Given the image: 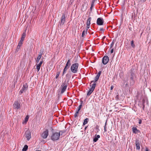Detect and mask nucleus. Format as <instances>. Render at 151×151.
Instances as JSON below:
<instances>
[{"label":"nucleus","instance_id":"f257e3e1","mask_svg":"<svg viewBox=\"0 0 151 151\" xmlns=\"http://www.w3.org/2000/svg\"><path fill=\"white\" fill-rule=\"evenodd\" d=\"M79 65L78 63L73 64L70 68L71 71L73 73H76L78 71V68Z\"/></svg>","mask_w":151,"mask_h":151},{"label":"nucleus","instance_id":"f03ea898","mask_svg":"<svg viewBox=\"0 0 151 151\" xmlns=\"http://www.w3.org/2000/svg\"><path fill=\"white\" fill-rule=\"evenodd\" d=\"M91 85H90V86H91V87L89 89L87 93L88 96H89L94 91L96 86V83L94 82V81H91Z\"/></svg>","mask_w":151,"mask_h":151},{"label":"nucleus","instance_id":"7ed1b4c3","mask_svg":"<svg viewBox=\"0 0 151 151\" xmlns=\"http://www.w3.org/2000/svg\"><path fill=\"white\" fill-rule=\"evenodd\" d=\"M60 134L58 132L53 133L51 136V139L54 141L58 140L59 138Z\"/></svg>","mask_w":151,"mask_h":151},{"label":"nucleus","instance_id":"20e7f679","mask_svg":"<svg viewBox=\"0 0 151 151\" xmlns=\"http://www.w3.org/2000/svg\"><path fill=\"white\" fill-rule=\"evenodd\" d=\"M68 82H66L65 81L62 84L61 86L62 88L61 91V93H63L65 91L67 86L68 85Z\"/></svg>","mask_w":151,"mask_h":151},{"label":"nucleus","instance_id":"39448f33","mask_svg":"<svg viewBox=\"0 0 151 151\" xmlns=\"http://www.w3.org/2000/svg\"><path fill=\"white\" fill-rule=\"evenodd\" d=\"M104 20L102 18H98L96 21V24L99 25H103L104 24Z\"/></svg>","mask_w":151,"mask_h":151},{"label":"nucleus","instance_id":"423d86ee","mask_svg":"<svg viewBox=\"0 0 151 151\" xmlns=\"http://www.w3.org/2000/svg\"><path fill=\"white\" fill-rule=\"evenodd\" d=\"M28 86L26 83L24 84L22 89L19 92L20 94H21L23 92H25L27 89Z\"/></svg>","mask_w":151,"mask_h":151},{"label":"nucleus","instance_id":"0eeeda50","mask_svg":"<svg viewBox=\"0 0 151 151\" xmlns=\"http://www.w3.org/2000/svg\"><path fill=\"white\" fill-rule=\"evenodd\" d=\"M65 21V17L64 14H63L61 17L60 21L59 22L60 26H62L64 24Z\"/></svg>","mask_w":151,"mask_h":151},{"label":"nucleus","instance_id":"6e6552de","mask_svg":"<svg viewBox=\"0 0 151 151\" xmlns=\"http://www.w3.org/2000/svg\"><path fill=\"white\" fill-rule=\"evenodd\" d=\"M48 135V131L47 129H46L41 134V137L44 139L47 138Z\"/></svg>","mask_w":151,"mask_h":151},{"label":"nucleus","instance_id":"1a4fd4ad","mask_svg":"<svg viewBox=\"0 0 151 151\" xmlns=\"http://www.w3.org/2000/svg\"><path fill=\"white\" fill-rule=\"evenodd\" d=\"M109 60V58L107 56H105L102 58V62L104 65L106 64Z\"/></svg>","mask_w":151,"mask_h":151},{"label":"nucleus","instance_id":"9d476101","mask_svg":"<svg viewBox=\"0 0 151 151\" xmlns=\"http://www.w3.org/2000/svg\"><path fill=\"white\" fill-rule=\"evenodd\" d=\"M25 135L27 140L29 141L31 138V132L28 130H27L25 132Z\"/></svg>","mask_w":151,"mask_h":151},{"label":"nucleus","instance_id":"9b49d317","mask_svg":"<svg viewBox=\"0 0 151 151\" xmlns=\"http://www.w3.org/2000/svg\"><path fill=\"white\" fill-rule=\"evenodd\" d=\"M13 106L14 109H18L20 107V105L17 101H15L13 104Z\"/></svg>","mask_w":151,"mask_h":151},{"label":"nucleus","instance_id":"f8f14e48","mask_svg":"<svg viewBox=\"0 0 151 151\" xmlns=\"http://www.w3.org/2000/svg\"><path fill=\"white\" fill-rule=\"evenodd\" d=\"M100 137V136L99 135H95L93 139V142H96L98 139Z\"/></svg>","mask_w":151,"mask_h":151},{"label":"nucleus","instance_id":"ddd939ff","mask_svg":"<svg viewBox=\"0 0 151 151\" xmlns=\"http://www.w3.org/2000/svg\"><path fill=\"white\" fill-rule=\"evenodd\" d=\"M42 63V61H41L40 63L37 65L36 69L38 71L40 69V67Z\"/></svg>","mask_w":151,"mask_h":151},{"label":"nucleus","instance_id":"4468645a","mask_svg":"<svg viewBox=\"0 0 151 151\" xmlns=\"http://www.w3.org/2000/svg\"><path fill=\"white\" fill-rule=\"evenodd\" d=\"M132 131L133 133H137L139 132V130L137 129V128L135 127L132 128Z\"/></svg>","mask_w":151,"mask_h":151},{"label":"nucleus","instance_id":"2eb2a0df","mask_svg":"<svg viewBox=\"0 0 151 151\" xmlns=\"http://www.w3.org/2000/svg\"><path fill=\"white\" fill-rule=\"evenodd\" d=\"M40 54L38 55L37 58L36 62L37 63L39 62L42 56V53H41V51L40 52Z\"/></svg>","mask_w":151,"mask_h":151},{"label":"nucleus","instance_id":"dca6fc26","mask_svg":"<svg viewBox=\"0 0 151 151\" xmlns=\"http://www.w3.org/2000/svg\"><path fill=\"white\" fill-rule=\"evenodd\" d=\"M26 36V33L25 32H23L22 36L21 37L20 41L23 42L24 39L25 38Z\"/></svg>","mask_w":151,"mask_h":151},{"label":"nucleus","instance_id":"f3484780","mask_svg":"<svg viewBox=\"0 0 151 151\" xmlns=\"http://www.w3.org/2000/svg\"><path fill=\"white\" fill-rule=\"evenodd\" d=\"M69 68V67L65 66L63 73L62 76H63V75L65 73L66 71Z\"/></svg>","mask_w":151,"mask_h":151},{"label":"nucleus","instance_id":"a211bd4d","mask_svg":"<svg viewBox=\"0 0 151 151\" xmlns=\"http://www.w3.org/2000/svg\"><path fill=\"white\" fill-rule=\"evenodd\" d=\"M69 68V67L65 66L63 73L62 76H63V75L65 73L66 71Z\"/></svg>","mask_w":151,"mask_h":151},{"label":"nucleus","instance_id":"6ab92c4d","mask_svg":"<svg viewBox=\"0 0 151 151\" xmlns=\"http://www.w3.org/2000/svg\"><path fill=\"white\" fill-rule=\"evenodd\" d=\"M91 17H89L87 21L86 24L87 25H90L91 24Z\"/></svg>","mask_w":151,"mask_h":151},{"label":"nucleus","instance_id":"aec40b11","mask_svg":"<svg viewBox=\"0 0 151 151\" xmlns=\"http://www.w3.org/2000/svg\"><path fill=\"white\" fill-rule=\"evenodd\" d=\"M139 143V142H137L136 143V149L139 150L140 149Z\"/></svg>","mask_w":151,"mask_h":151},{"label":"nucleus","instance_id":"412c9836","mask_svg":"<svg viewBox=\"0 0 151 151\" xmlns=\"http://www.w3.org/2000/svg\"><path fill=\"white\" fill-rule=\"evenodd\" d=\"M87 30H84L83 31V32L82 34V37H84V36L87 34Z\"/></svg>","mask_w":151,"mask_h":151},{"label":"nucleus","instance_id":"4be33fe9","mask_svg":"<svg viewBox=\"0 0 151 151\" xmlns=\"http://www.w3.org/2000/svg\"><path fill=\"white\" fill-rule=\"evenodd\" d=\"M28 148V146L27 145H25L22 149V151H26Z\"/></svg>","mask_w":151,"mask_h":151},{"label":"nucleus","instance_id":"5701e85b","mask_svg":"<svg viewBox=\"0 0 151 151\" xmlns=\"http://www.w3.org/2000/svg\"><path fill=\"white\" fill-rule=\"evenodd\" d=\"M88 121V118H86L84 120V122L83 124V125H84L86 124Z\"/></svg>","mask_w":151,"mask_h":151},{"label":"nucleus","instance_id":"b1692460","mask_svg":"<svg viewBox=\"0 0 151 151\" xmlns=\"http://www.w3.org/2000/svg\"><path fill=\"white\" fill-rule=\"evenodd\" d=\"M99 77L98 76L96 75L94 81H93L95 83L96 81H97L98 80Z\"/></svg>","mask_w":151,"mask_h":151},{"label":"nucleus","instance_id":"393cba45","mask_svg":"<svg viewBox=\"0 0 151 151\" xmlns=\"http://www.w3.org/2000/svg\"><path fill=\"white\" fill-rule=\"evenodd\" d=\"M22 42L20 41L18 43L17 47L18 48H19L22 45Z\"/></svg>","mask_w":151,"mask_h":151},{"label":"nucleus","instance_id":"a878e982","mask_svg":"<svg viewBox=\"0 0 151 151\" xmlns=\"http://www.w3.org/2000/svg\"><path fill=\"white\" fill-rule=\"evenodd\" d=\"M131 46H132V47L134 48L135 47V45H134V41L133 40H132L131 41Z\"/></svg>","mask_w":151,"mask_h":151},{"label":"nucleus","instance_id":"bb28decb","mask_svg":"<svg viewBox=\"0 0 151 151\" xmlns=\"http://www.w3.org/2000/svg\"><path fill=\"white\" fill-rule=\"evenodd\" d=\"M29 119V117L28 116H27L25 118L24 122L25 123H26L27 121H28Z\"/></svg>","mask_w":151,"mask_h":151},{"label":"nucleus","instance_id":"cd10ccee","mask_svg":"<svg viewBox=\"0 0 151 151\" xmlns=\"http://www.w3.org/2000/svg\"><path fill=\"white\" fill-rule=\"evenodd\" d=\"M114 44V41L113 40L110 45V48H112V47L113 46Z\"/></svg>","mask_w":151,"mask_h":151},{"label":"nucleus","instance_id":"c85d7f7f","mask_svg":"<svg viewBox=\"0 0 151 151\" xmlns=\"http://www.w3.org/2000/svg\"><path fill=\"white\" fill-rule=\"evenodd\" d=\"M60 74V72H58L57 73L56 75L55 76V78L56 79H57L58 77Z\"/></svg>","mask_w":151,"mask_h":151},{"label":"nucleus","instance_id":"c756f323","mask_svg":"<svg viewBox=\"0 0 151 151\" xmlns=\"http://www.w3.org/2000/svg\"><path fill=\"white\" fill-rule=\"evenodd\" d=\"M78 113H79L78 112L76 111V113H75V114H74V117H75L76 118V117L77 116H78Z\"/></svg>","mask_w":151,"mask_h":151},{"label":"nucleus","instance_id":"7c9ffc66","mask_svg":"<svg viewBox=\"0 0 151 151\" xmlns=\"http://www.w3.org/2000/svg\"><path fill=\"white\" fill-rule=\"evenodd\" d=\"M65 132V131H60L59 132H58V133L60 134V135H62Z\"/></svg>","mask_w":151,"mask_h":151},{"label":"nucleus","instance_id":"2f4dec72","mask_svg":"<svg viewBox=\"0 0 151 151\" xmlns=\"http://www.w3.org/2000/svg\"><path fill=\"white\" fill-rule=\"evenodd\" d=\"M107 123V122L106 121L105 123V125L104 126V130L105 132H106L107 131L106 127V125Z\"/></svg>","mask_w":151,"mask_h":151},{"label":"nucleus","instance_id":"473e14b6","mask_svg":"<svg viewBox=\"0 0 151 151\" xmlns=\"http://www.w3.org/2000/svg\"><path fill=\"white\" fill-rule=\"evenodd\" d=\"M94 1H92L91 3V7H90V9H92V8L93 7V5H94Z\"/></svg>","mask_w":151,"mask_h":151},{"label":"nucleus","instance_id":"72a5a7b5","mask_svg":"<svg viewBox=\"0 0 151 151\" xmlns=\"http://www.w3.org/2000/svg\"><path fill=\"white\" fill-rule=\"evenodd\" d=\"M101 71H99V72H98V74L96 75L97 76H98L99 77L101 73Z\"/></svg>","mask_w":151,"mask_h":151},{"label":"nucleus","instance_id":"f704fd0d","mask_svg":"<svg viewBox=\"0 0 151 151\" xmlns=\"http://www.w3.org/2000/svg\"><path fill=\"white\" fill-rule=\"evenodd\" d=\"M82 104H83V101H81V104L78 106L79 107V108H80L81 109V107L82 106Z\"/></svg>","mask_w":151,"mask_h":151},{"label":"nucleus","instance_id":"c9c22d12","mask_svg":"<svg viewBox=\"0 0 151 151\" xmlns=\"http://www.w3.org/2000/svg\"><path fill=\"white\" fill-rule=\"evenodd\" d=\"M71 64H70L69 63H67L65 66H68V67H70V65Z\"/></svg>","mask_w":151,"mask_h":151},{"label":"nucleus","instance_id":"e433bc0d","mask_svg":"<svg viewBox=\"0 0 151 151\" xmlns=\"http://www.w3.org/2000/svg\"><path fill=\"white\" fill-rule=\"evenodd\" d=\"M115 98L116 100H118L119 99V96L117 95L116 96Z\"/></svg>","mask_w":151,"mask_h":151},{"label":"nucleus","instance_id":"4c0bfd02","mask_svg":"<svg viewBox=\"0 0 151 151\" xmlns=\"http://www.w3.org/2000/svg\"><path fill=\"white\" fill-rule=\"evenodd\" d=\"M68 63H69V64H71L70 63V60L69 59L68 60V61H67V62Z\"/></svg>","mask_w":151,"mask_h":151},{"label":"nucleus","instance_id":"58836bf2","mask_svg":"<svg viewBox=\"0 0 151 151\" xmlns=\"http://www.w3.org/2000/svg\"><path fill=\"white\" fill-rule=\"evenodd\" d=\"M142 122V121L140 119L139 120V124H141Z\"/></svg>","mask_w":151,"mask_h":151},{"label":"nucleus","instance_id":"ea45409f","mask_svg":"<svg viewBox=\"0 0 151 151\" xmlns=\"http://www.w3.org/2000/svg\"><path fill=\"white\" fill-rule=\"evenodd\" d=\"M100 31H103V32H104V29H103V28H101L100 29Z\"/></svg>","mask_w":151,"mask_h":151},{"label":"nucleus","instance_id":"a19ab883","mask_svg":"<svg viewBox=\"0 0 151 151\" xmlns=\"http://www.w3.org/2000/svg\"><path fill=\"white\" fill-rule=\"evenodd\" d=\"M80 109H81V108H79V107H78V108L77 110V111H78V112H79V111H80Z\"/></svg>","mask_w":151,"mask_h":151},{"label":"nucleus","instance_id":"79ce46f5","mask_svg":"<svg viewBox=\"0 0 151 151\" xmlns=\"http://www.w3.org/2000/svg\"><path fill=\"white\" fill-rule=\"evenodd\" d=\"M90 25H89V26H88V25H87V29H86V30H87H87H88V29L89 28V27H90Z\"/></svg>","mask_w":151,"mask_h":151},{"label":"nucleus","instance_id":"37998d69","mask_svg":"<svg viewBox=\"0 0 151 151\" xmlns=\"http://www.w3.org/2000/svg\"><path fill=\"white\" fill-rule=\"evenodd\" d=\"M113 51H114V49H112L111 50V53H113Z\"/></svg>","mask_w":151,"mask_h":151},{"label":"nucleus","instance_id":"c03bdc74","mask_svg":"<svg viewBox=\"0 0 151 151\" xmlns=\"http://www.w3.org/2000/svg\"><path fill=\"white\" fill-rule=\"evenodd\" d=\"M114 88V86H111V90H112Z\"/></svg>","mask_w":151,"mask_h":151},{"label":"nucleus","instance_id":"a18cd8bd","mask_svg":"<svg viewBox=\"0 0 151 151\" xmlns=\"http://www.w3.org/2000/svg\"><path fill=\"white\" fill-rule=\"evenodd\" d=\"M141 0V1L142 2H145L146 1V0Z\"/></svg>","mask_w":151,"mask_h":151},{"label":"nucleus","instance_id":"49530a36","mask_svg":"<svg viewBox=\"0 0 151 151\" xmlns=\"http://www.w3.org/2000/svg\"><path fill=\"white\" fill-rule=\"evenodd\" d=\"M145 151H149L147 147L146 148Z\"/></svg>","mask_w":151,"mask_h":151},{"label":"nucleus","instance_id":"de8ad7c7","mask_svg":"<svg viewBox=\"0 0 151 151\" xmlns=\"http://www.w3.org/2000/svg\"><path fill=\"white\" fill-rule=\"evenodd\" d=\"M131 80H132V81H133V77H131Z\"/></svg>","mask_w":151,"mask_h":151},{"label":"nucleus","instance_id":"09e8293b","mask_svg":"<svg viewBox=\"0 0 151 151\" xmlns=\"http://www.w3.org/2000/svg\"><path fill=\"white\" fill-rule=\"evenodd\" d=\"M105 38V36H104L103 37V38L104 39Z\"/></svg>","mask_w":151,"mask_h":151},{"label":"nucleus","instance_id":"8fccbe9b","mask_svg":"<svg viewBox=\"0 0 151 151\" xmlns=\"http://www.w3.org/2000/svg\"><path fill=\"white\" fill-rule=\"evenodd\" d=\"M93 0V1H94V2L95 1H96V0Z\"/></svg>","mask_w":151,"mask_h":151},{"label":"nucleus","instance_id":"3c124183","mask_svg":"<svg viewBox=\"0 0 151 151\" xmlns=\"http://www.w3.org/2000/svg\"><path fill=\"white\" fill-rule=\"evenodd\" d=\"M86 127H85V129H86Z\"/></svg>","mask_w":151,"mask_h":151}]
</instances>
